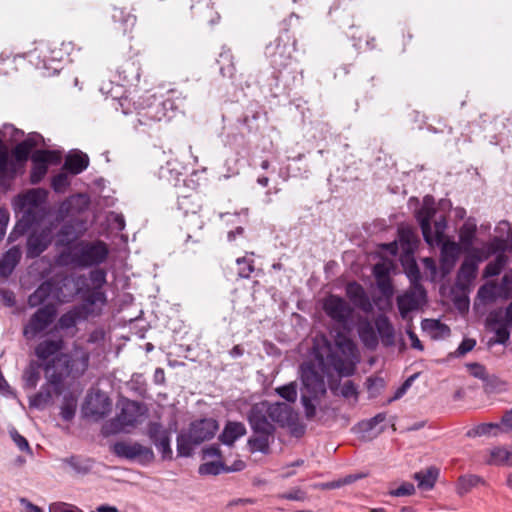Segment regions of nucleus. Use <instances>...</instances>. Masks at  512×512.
<instances>
[{"label": "nucleus", "mask_w": 512, "mask_h": 512, "mask_svg": "<svg viewBox=\"0 0 512 512\" xmlns=\"http://www.w3.org/2000/svg\"><path fill=\"white\" fill-rule=\"evenodd\" d=\"M218 422L213 418L193 421L187 432L177 436V453L182 457L192 455L193 447L214 437L218 430Z\"/></svg>", "instance_id": "obj_5"}, {"label": "nucleus", "mask_w": 512, "mask_h": 512, "mask_svg": "<svg viewBox=\"0 0 512 512\" xmlns=\"http://www.w3.org/2000/svg\"><path fill=\"white\" fill-rule=\"evenodd\" d=\"M83 319L82 313L77 307L62 314L58 319L55 329L68 330L76 326L78 320Z\"/></svg>", "instance_id": "obj_38"}, {"label": "nucleus", "mask_w": 512, "mask_h": 512, "mask_svg": "<svg viewBox=\"0 0 512 512\" xmlns=\"http://www.w3.org/2000/svg\"><path fill=\"white\" fill-rule=\"evenodd\" d=\"M323 309L327 316L342 326L348 323L353 313L350 304L336 295H330L325 299Z\"/></svg>", "instance_id": "obj_13"}, {"label": "nucleus", "mask_w": 512, "mask_h": 512, "mask_svg": "<svg viewBox=\"0 0 512 512\" xmlns=\"http://www.w3.org/2000/svg\"><path fill=\"white\" fill-rule=\"evenodd\" d=\"M490 465L509 466V450L504 447H495L490 450V457L487 460Z\"/></svg>", "instance_id": "obj_46"}, {"label": "nucleus", "mask_w": 512, "mask_h": 512, "mask_svg": "<svg viewBox=\"0 0 512 512\" xmlns=\"http://www.w3.org/2000/svg\"><path fill=\"white\" fill-rule=\"evenodd\" d=\"M21 259V251L14 246L4 253L0 259V275L8 277L11 275Z\"/></svg>", "instance_id": "obj_31"}, {"label": "nucleus", "mask_w": 512, "mask_h": 512, "mask_svg": "<svg viewBox=\"0 0 512 512\" xmlns=\"http://www.w3.org/2000/svg\"><path fill=\"white\" fill-rule=\"evenodd\" d=\"M316 358L323 374L329 375L333 370L339 376L348 377L355 373L358 350L349 337L338 333L335 338V346L327 343L326 356L318 353Z\"/></svg>", "instance_id": "obj_1"}, {"label": "nucleus", "mask_w": 512, "mask_h": 512, "mask_svg": "<svg viewBox=\"0 0 512 512\" xmlns=\"http://www.w3.org/2000/svg\"><path fill=\"white\" fill-rule=\"evenodd\" d=\"M477 227L475 223L465 222L459 230V240L465 250H469L475 240Z\"/></svg>", "instance_id": "obj_39"}, {"label": "nucleus", "mask_w": 512, "mask_h": 512, "mask_svg": "<svg viewBox=\"0 0 512 512\" xmlns=\"http://www.w3.org/2000/svg\"><path fill=\"white\" fill-rule=\"evenodd\" d=\"M301 372V403L307 420L316 417V406L321 397L326 394V385L323 374L315 369L313 363H303L300 366Z\"/></svg>", "instance_id": "obj_4"}, {"label": "nucleus", "mask_w": 512, "mask_h": 512, "mask_svg": "<svg viewBox=\"0 0 512 512\" xmlns=\"http://www.w3.org/2000/svg\"><path fill=\"white\" fill-rule=\"evenodd\" d=\"M111 17L116 29L123 34L131 32L136 24V16L126 7H113Z\"/></svg>", "instance_id": "obj_24"}, {"label": "nucleus", "mask_w": 512, "mask_h": 512, "mask_svg": "<svg viewBox=\"0 0 512 512\" xmlns=\"http://www.w3.org/2000/svg\"><path fill=\"white\" fill-rule=\"evenodd\" d=\"M122 79L128 83L138 81L140 78V69L135 61H126L118 70Z\"/></svg>", "instance_id": "obj_44"}, {"label": "nucleus", "mask_w": 512, "mask_h": 512, "mask_svg": "<svg viewBox=\"0 0 512 512\" xmlns=\"http://www.w3.org/2000/svg\"><path fill=\"white\" fill-rule=\"evenodd\" d=\"M435 215L436 209L430 198L426 197L423 206L416 213V218L420 224L424 240L430 246H439L442 242H445L446 217L441 215L434 220V233H432L431 221Z\"/></svg>", "instance_id": "obj_6"}, {"label": "nucleus", "mask_w": 512, "mask_h": 512, "mask_svg": "<svg viewBox=\"0 0 512 512\" xmlns=\"http://www.w3.org/2000/svg\"><path fill=\"white\" fill-rule=\"evenodd\" d=\"M408 277L411 280L412 288L416 289L421 296L426 295V291L424 287L419 283L420 280V271L416 263L411 265L407 272Z\"/></svg>", "instance_id": "obj_53"}, {"label": "nucleus", "mask_w": 512, "mask_h": 512, "mask_svg": "<svg viewBox=\"0 0 512 512\" xmlns=\"http://www.w3.org/2000/svg\"><path fill=\"white\" fill-rule=\"evenodd\" d=\"M45 198H46V192L44 190L32 189L24 195L23 200H24V204L37 207L42 202H44Z\"/></svg>", "instance_id": "obj_51"}, {"label": "nucleus", "mask_w": 512, "mask_h": 512, "mask_svg": "<svg viewBox=\"0 0 512 512\" xmlns=\"http://www.w3.org/2000/svg\"><path fill=\"white\" fill-rule=\"evenodd\" d=\"M218 63L220 65V72L224 77L233 79L236 75V67L234 56L230 49H224L220 55Z\"/></svg>", "instance_id": "obj_36"}, {"label": "nucleus", "mask_w": 512, "mask_h": 512, "mask_svg": "<svg viewBox=\"0 0 512 512\" xmlns=\"http://www.w3.org/2000/svg\"><path fill=\"white\" fill-rule=\"evenodd\" d=\"M275 392L289 403H295L297 400V384L294 381L277 387Z\"/></svg>", "instance_id": "obj_48"}, {"label": "nucleus", "mask_w": 512, "mask_h": 512, "mask_svg": "<svg viewBox=\"0 0 512 512\" xmlns=\"http://www.w3.org/2000/svg\"><path fill=\"white\" fill-rule=\"evenodd\" d=\"M111 409V399L105 393L96 392L86 398L82 410L85 417L97 421L107 416Z\"/></svg>", "instance_id": "obj_12"}, {"label": "nucleus", "mask_w": 512, "mask_h": 512, "mask_svg": "<svg viewBox=\"0 0 512 512\" xmlns=\"http://www.w3.org/2000/svg\"><path fill=\"white\" fill-rule=\"evenodd\" d=\"M346 295L350 301L364 312L372 309V304L367 296L364 288L357 282L348 283L346 287Z\"/></svg>", "instance_id": "obj_23"}, {"label": "nucleus", "mask_w": 512, "mask_h": 512, "mask_svg": "<svg viewBox=\"0 0 512 512\" xmlns=\"http://www.w3.org/2000/svg\"><path fill=\"white\" fill-rule=\"evenodd\" d=\"M41 377L40 373V365L36 363H30L29 366L25 369L23 374V387L25 390L34 389Z\"/></svg>", "instance_id": "obj_41"}, {"label": "nucleus", "mask_w": 512, "mask_h": 512, "mask_svg": "<svg viewBox=\"0 0 512 512\" xmlns=\"http://www.w3.org/2000/svg\"><path fill=\"white\" fill-rule=\"evenodd\" d=\"M245 467L243 461H237L232 467H227L221 461H211L203 463L199 466L200 475H218L221 472L240 471Z\"/></svg>", "instance_id": "obj_29"}, {"label": "nucleus", "mask_w": 512, "mask_h": 512, "mask_svg": "<svg viewBox=\"0 0 512 512\" xmlns=\"http://www.w3.org/2000/svg\"><path fill=\"white\" fill-rule=\"evenodd\" d=\"M111 452L119 458L138 461L142 465H147L155 459L153 450L138 442L117 441L111 446Z\"/></svg>", "instance_id": "obj_10"}, {"label": "nucleus", "mask_w": 512, "mask_h": 512, "mask_svg": "<svg viewBox=\"0 0 512 512\" xmlns=\"http://www.w3.org/2000/svg\"><path fill=\"white\" fill-rule=\"evenodd\" d=\"M36 146V142L32 138H27L18 143L12 153L17 162H25L28 160L31 150Z\"/></svg>", "instance_id": "obj_43"}, {"label": "nucleus", "mask_w": 512, "mask_h": 512, "mask_svg": "<svg viewBox=\"0 0 512 512\" xmlns=\"http://www.w3.org/2000/svg\"><path fill=\"white\" fill-rule=\"evenodd\" d=\"M425 296H421L419 292L412 288L411 291L405 293L397 298V306L399 312L403 318L411 311L417 310L420 305V300L424 299Z\"/></svg>", "instance_id": "obj_27"}, {"label": "nucleus", "mask_w": 512, "mask_h": 512, "mask_svg": "<svg viewBox=\"0 0 512 512\" xmlns=\"http://www.w3.org/2000/svg\"><path fill=\"white\" fill-rule=\"evenodd\" d=\"M156 448L161 452L163 459H171L172 458V449L170 446V436L161 439L156 443H153Z\"/></svg>", "instance_id": "obj_60"}, {"label": "nucleus", "mask_w": 512, "mask_h": 512, "mask_svg": "<svg viewBox=\"0 0 512 512\" xmlns=\"http://www.w3.org/2000/svg\"><path fill=\"white\" fill-rule=\"evenodd\" d=\"M286 47L283 46V47H280L279 45L277 46V50L276 52L274 53L273 55V58H272V63L273 65L279 70L281 71L282 69H285L291 62V52L288 51L286 53Z\"/></svg>", "instance_id": "obj_47"}, {"label": "nucleus", "mask_w": 512, "mask_h": 512, "mask_svg": "<svg viewBox=\"0 0 512 512\" xmlns=\"http://www.w3.org/2000/svg\"><path fill=\"white\" fill-rule=\"evenodd\" d=\"M77 238L75 227L71 223H65L61 226L56 235V245L68 249Z\"/></svg>", "instance_id": "obj_37"}, {"label": "nucleus", "mask_w": 512, "mask_h": 512, "mask_svg": "<svg viewBox=\"0 0 512 512\" xmlns=\"http://www.w3.org/2000/svg\"><path fill=\"white\" fill-rule=\"evenodd\" d=\"M270 420L280 427L292 428L298 423V413L294 408L284 402H269Z\"/></svg>", "instance_id": "obj_14"}, {"label": "nucleus", "mask_w": 512, "mask_h": 512, "mask_svg": "<svg viewBox=\"0 0 512 512\" xmlns=\"http://www.w3.org/2000/svg\"><path fill=\"white\" fill-rule=\"evenodd\" d=\"M190 204H192V205L194 204L191 195L183 196V197L178 199L179 209L183 210L185 214H187L189 211H191L192 214H196L197 213V209L199 208V206L198 205H194V207H192L190 209L189 208Z\"/></svg>", "instance_id": "obj_63"}, {"label": "nucleus", "mask_w": 512, "mask_h": 512, "mask_svg": "<svg viewBox=\"0 0 512 512\" xmlns=\"http://www.w3.org/2000/svg\"><path fill=\"white\" fill-rule=\"evenodd\" d=\"M377 334L385 347L395 344V330L386 315H378L374 321Z\"/></svg>", "instance_id": "obj_26"}, {"label": "nucleus", "mask_w": 512, "mask_h": 512, "mask_svg": "<svg viewBox=\"0 0 512 512\" xmlns=\"http://www.w3.org/2000/svg\"><path fill=\"white\" fill-rule=\"evenodd\" d=\"M9 434L11 439L17 445L20 451L32 455V449L24 436H22L15 428L11 429L9 431Z\"/></svg>", "instance_id": "obj_55"}, {"label": "nucleus", "mask_w": 512, "mask_h": 512, "mask_svg": "<svg viewBox=\"0 0 512 512\" xmlns=\"http://www.w3.org/2000/svg\"><path fill=\"white\" fill-rule=\"evenodd\" d=\"M222 217H228L226 222L236 225L234 229L229 230L227 233L228 242L234 245H239V242L246 239L245 229L240 225V216L238 214H225L222 215Z\"/></svg>", "instance_id": "obj_32"}, {"label": "nucleus", "mask_w": 512, "mask_h": 512, "mask_svg": "<svg viewBox=\"0 0 512 512\" xmlns=\"http://www.w3.org/2000/svg\"><path fill=\"white\" fill-rule=\"evenodd\" d=\"M89 165V157L81 151L69 153L64 161L63 169L73 175L82 173Z\"/></svg>", "instance_id": "obj_28"}, {"label": "nucleus", "mask_w": 512, "mask_h": 512, "mask_svg": "<svg viewBox=\"0 0 512 512\" xmlns=\"http://www.w3.org/2000/svg\"><path fill=\"white\" fill-rule=\"evenodd\" d=\"M77 293L82 303L76 307L82 313L83 319L101 315L103 307L107 304V295L104 290L86 288L78 289Z\"/></svg>", "instance_id": "obj_11"}, {"label": "nucleus", "mask_w": 512, "mask_h": 512, "mask_svg": "<svg viewBox=\"0 0 512 512\" xmlns=\"http://www.w3.org/2000/svg\"><path fill=\"white\" fill-rule=\"evenodd\" d=\"M57 316V308L54 303H47L39 307L29 318L23 328V335L32 339L44 332L54 322Z\"/></svg>", "instance_id": "obj_9"}, {"label": "nucleus", "mask_w": 512, "mask_h": 512, "mask_svg": "<svg viewBox=\"0 0 512 512\" xmlns=\"http://www.w3.org/2000/svg\"><path fill=\"white\" fill-rule=\"evenodd\" d=\"M143 414L142 405L136 401L125 400L121 403V411L115 418L107 422L103 429L107 434H117L127 427H134Z\"/></svg>", "instance_id": "obj_8"}, {"label": "nucleus", "mask_w": 512, "mask_h": 512, "mask_svg": "<svg viewBox=\"0 0 512 512\" xmlns=\"http://www.w3.org/2000/svg\"><path fill=\"white\" fill-rule=\"evenodd\" d=\"M481 478L477 475H463L460 476L457 481V492L460 495H464L471 491L473 487H476L480 482Z\"/></svg>", "instance_id": "obj_45"}, {"label": "nucleus", "mask_w": 512, "mask_h": 512, "mask_svg": "<svg viewBox=\"0 0 512 512\" xmlns=\"http://www.w3.org/2000/svg\"><path fill=\"white\" fill-rule=\"evenodd\" d=\"M501 430V425L497 423H483L474 429V433L478 436L494 435L496 436Z\"/></svg>", "instance_id": "obj_57"}, {"label": "nucleus", "mask_w": 512, "mask_h": 512, "mask_svg": "<svg viewBox=\"0 0 512 512\" xmlns=\"http://www.w3.org/2000/svg\"><path fill=\"white\" fill-rule=\"evenodd\" d=\"M55 290V282L52 279L42 282L38 288L29 295L27 305L30 308L41 307L49 299Z\"/></svg>", "instance_id": "obj_25"}, {"label": "nucleus", "mask_w": 512, "mask_h": 512, "mask_svg": "<svg viewBox=\"0 0 512 512\" xmlns=\"http://www.w3.org/2000/svg\"><path fill=\"white\" fill-rule=\"evenodd\" d=\"M47 170H48L47 166H42V165L40 166V165L33 164L31 173H30L31 183H33V184L39 183L42 180V178L46 175Z\"/></svg>", "instance_id": "obj_61"}, {"label": "nucleus", "mask_w": 512, "mask_h": 512, "mask_svg": "<svg viewBox=\"0 0 512 512\" xmlns=\"http://www.w3.org/2000/svg\"><path fill=\"white\" fill-rule=\"evenodd\" d=\"M65 342L62 337L58 339H45L39 342L35 347V355L41 361H47L50 357L55 358L60 355Z\"/></svg>", "instance_id": "obj_20"}, {"label": "nucleus", "mask_w": 512, "mask_h": 512, "mask_svg": "<svg viewBox=\"0 0 512 512\" xmlns=\"http://www.w3.org/2000/svg\"><path fill=\"white\" fill-rule=\"evenodd\" d=\"M276 429H266V431H253V435L248 439L247 445L250 452L270 453V444L274 440Z\"/></svg>", "instance_id": "obj_19"}, {"label": "nucleus", "mask_w": 512, "mask_h": 512, "mask_svg": "<svg viewBox=\"0 0 512 512\" xmlns=\"http://www.w3.org/2000/svg\"><path fill=\"white\" fill-rule=\"evenodd\" d=\"M376 282H377V286H378L379 290L382 292V294H384L386 296H390L393 294V285H392L390 276L386 277V278L378 279V280H376Z\"/></svg>", "instance_id": "obj_64"}, {"label": "nucleus", "mask_w": 512, "mask_h": 512, "mask_svg": "<svg viewBox=\"0 0 512 512\" xmlns=\"http://www.w3.org/2000/svg\"><path fill=\"white\" fill-rule=\"evenodd\" d=\"M340 394L344 398H355V399H357V396H358L357 387L355 386V384L352 381L348 380L341 387Z\"/></svg>", "instance_id": "obj_62"}, {"label": "nucleus", "mask_w": 512, "mask_h": 512, "mask_svg": "<svg viewBox=\"0 0 512 512\" xmlns=\"http://www.w3.org/2000/svg\"><path fill=\"white\" fill-rule=\"evenodd\" d=\"M505 248L506 245L502 241H496L489 245L487 255L482 256L483 260L488 258L490 254L496 253L498 251H501V253L496 256L495 260L489 262L486 265L483 271V276L485 278L498 276L502 272L503 268L508 262V256L504 253Z\"/></svg>", "instance_id": "obj_16"}, {"label": "nucleus", "mask_w": 512, "mask_h": 512, "mask_svg": "<svg viewBox=\"0 0 512 512\" xmlns=\"http://www.w3.org/2000/svg\"><path fill=\"white\" fill-rule=\"evenodd\" d=\"M51 243L50 231L42 230L39 233H33L27 240V254L31 258L38 257L44 252Z\"/></svg>", "instance_id": "obj_22"}, {"label": "nucleus", "mask_w": 512, "mask_h": 512, "mask_svg": "<svg viewBox=\"0 0 512 512\" xmlns=\"http://www.w3.org/2000/svg\"><path fill=\"white\" fill-rule=\"evenodd\" d=\"M440 245V271L442 277H446L452 272L456 265L460 248L457 243L449 240L442 242Z\"/></svg>", "instance_id": "obj_18"}, {"label": "nucleus", "mask_w": 512, "mask_h": 512, "mask_svg": "<svg viewBox=\"0 0 512 512\" xmlns=\"http://www.w3.org/2000/svg\"><path fill=\"white\" fill-rule=\"evenodd\" d=\"M89 279L92 283V287H87L88 289L103 290V287L107 282L106 270L102 268H96L94 270H91L89 273Z\"/></svg>", "instance_id": "obj_49"}, {"label": "nucleus", "mask_w": 512, "mask_h": 512, "mask_svg": "<svg viewBox=\"0 0 512 512\" xmlns=\"http://www.w3.org/2000/svg\"><path fill=\"white\" fill-rule=\"evenodd\" d=\"M246 432V427L242 422L228 421L219 439L223 444L233 445L234 442L244 436Z\"/></svg>", "instance_id": "obj_30"}, {"label": "nucleus", "mask_w": 512, "mask_h": 512, "mask_svg": "<svg viewBox=\"0 0 512 512\" xmlns=\"http://www.w3.org/2000/svg\"><path fill=\"white\" fill-rule=\"evenodd\" d=\"M9 152L5 144L0 139V180L4 179L9 172Z\"/></svg>", "instance_id": "obj_52"}, {"label": "nucleus", "mask_w": 512, "mask_h": 512, "mask_svg": "<svg viewBox=\"0 0 512 512\" xmlns=\"http://www.w3.org/2000/svg\"><path fill=\"white\" fill-rule=\"evenodd\" d=\"M269 402L261 401L251 406L247 420L252 431H266V429H276L274 424L269 421Z\"/></svg>", "instance_id": "obj_15"}, {"label": "nucleus", "mask_w": 512, "mask_h": 512, "mask_svg": "<svg viewBox=\"0 0 512 512\" xmlns=\"http://www.w3.org/2000/svg\"><path fill=\"white\" fill-rule=\"evenodd\" d=\"M416 492L415 486L410 482H403L397 488L390 489L388 494L393 497L412 496Z\"/></svg>", "instance_id": "obj_54"}, {"label": "nucleus", "mask_w": 512, "mask_h": 512, "mask_svg": "<svg viewBox=\"0 0 512 512\" xmlns=\"http://www.w3.org/2000/svg\"><path fill=\"white\" fill-rule=\"evenodd\" d=\"M48 382H50L48 380ZM53 394L55 393L54 386L51 383L41 387V390L30 397L29 404L31 407L38 409L44 408L52 400Z\"/></svg>", "instance_id": "obj_35"}, {"label": "nucleus", "mask_w": 512, "mask_h": 512, "mask_svg": "<svg viewBox=\"0 0 512 512\" xmlns=\"http://www.w3.org/2000/svg\"><path fill=\"white\" fill-rule=\"evenodd\" d=\"M61 463L68 471L83 476L92 470L94 461L86 456L72 455L61 459Z\"/></svg>", "instance_id": "obj_21"}, {"label": "nucleus", "mask_w": 512, "mask_h": 512, "mask_svg": "<svg viewBox=\"0 0 512 512\" xmlns=\"http://www.w3.org/2000/svg\"><path fill=\"white\" fill-rule=\"evenodd\" d=\"M173 110L171 99L162 100L155 95L143 99L137 111L138 121L141 125H151L170 118L168 112Z\"/></svg>", "instance_id": "obj_7"}, {"label": "nucleus", "mask_w": 512, "mask_h": 512, "mask_svg": "<svg viewBox=\"0 0 512 512\" xmlns=\"http://www.w3.org/2000/svg\"><path fill=\"white\" fill-rule=\"evenodd\" d=\"M488 321L490 326L495 325L493 330L496 334V342L504 344L510 337V332L508 330L509 325L500 320L497 314H491Z\"/></svg>", "instance_id": "obj_42"}, {"label": "nucleus", "mask_w": 512, "mask_h": 512, "mask_svg": "<svg viewBox=\"0 0 512 512\" xmlns=\"http://www.w3.org/2000/svg\"><path fill=\"white\" fill-rule=\"evenodd\" d=\"M439 470L436 467H429L425 470L416 472L413 478L418 482V487L422 490H430L434 487Z\"/></svg>", "instance_id": "obj_33"}, {"label": "nucleus", "mask_w": 512, "mask_h": 512, "mask_svg": "<svg viewBox=\"0 0 512 512\" xmlns=\"http://www.w3.org/2000/svg\"><path fill=\"white\" fill-rule=\"evenodd\" d=\"M148 436L153 443L161 441L165 437L170 436L169 430L165 429L160 423L151 422L148 425Z\"/></svg>", "instance_id": "obj_50"}, {"label": "nucleus", "mask_w": 512, "mask_h": 512, "mask_svg": "<svg viewBox=\"0 0 512 512\" xmlns=\"http://www.w3.org/2000/svg\"><path fill=\"white\" fill-rule=\"evenodd\" d=\"M482 260L479 250H475L472 255L464 259L457 274V281L462 287L470 285L476 278L478 263Z\"/></svg>", "instance_id": "obj_17"}, {"label": "nucleus", "mask_w": 512, "mask_h": 512, "mask_svg": "<svg viewBox=\"0 0 512 512\" xmlns=\"http://www.w3.org/2000/svg\"><path fill=\"white\" fill-rule=\"evenodd\" d=\"M109 252L107 243L102 240H80L68 249L61 251L56 262L60 266H73L82 269L96 267L107 260Z\"/></svg>", "instance_id": "obj_2"}, {"label": "nucleus", "mask_w": 512, "mask_h": 512, "mask_svg": "<svg viewBox=\"0 0 512 512\" xmlns=\"http://www.w3.org/2000/svg\"><path fill=\"white\" fill-rule=\"evenodd\" d=\"M358 334L362 343L367 348L375 349L378 345L377 332L369 321H364L359 324Z\"/></svg>", "instance_id": "obj_34"}, {"label": "nucleus", "mask_w": 512, "mask_h": 512, "mask_svg": "<svg viewBox=\"0 0 512 512\" xmlns=\"http://www.w3.org/2000/svg\"><path fill=\"white\" fill-rule=\"evenodd\" d=\"M238 265V275L241 278H249L250 275L254 272V263L253 260L246 259L245 257L237 259Z\"/></svg>", "instance_id": "obj_56"}, {"label": "nucleus", "mask_w": 512, "mask_h": 512, "mask_svg": "<svg viewBox=\"0 0 512 512\" xmlns=\"http://www.w3.org/2000/svg\"><path fill=\"white\" fill-rule=\"evenodd\" d=\"M69 185L70 181L65 173H59L52 178L51 187L55 192H64Z\"/></svg>", "instance_id": "obj_58"}, {"label": "nucleus", "mask_w": 512, "mask_h": 512, "mask_svg": "<svg viewBox=\"0 0 512 512\" xmlns=\"http://www.w3.org/2000/svg\"><path fill=\"white\" fill-rule=\"evenodd\" d=\"M90 354L83 348H75L72 355L61 353L48 361L44 370L56 395L61 393V384L65 377H79L88 369Z\"/></svg>", "instance_id": "obj_3"}, {"label": "nucleus", "mask_w": 512, "mask_h": 512, "mask_svg": "<svg viewBox=\"0 0 512 512\" xmlns=\"http://www.w3.org/2000/svg\"><path fill=\"white\" fill-rule=\"evenodd\" d=\"M31 159L33 164L48 167V164H57L60 161V155L53 150H36Z\"/></svg>", "instance_id": "obj_40"}, {"label": "nucleus", "mask_w": 512, "mask_h": 512, "mask_svg": "<svg viewBox=\"0 0 512 512\" xmlns=\"http://www.w3.org/2000/svg\"><path fill=\"white\" fill-rule=\"evenodd\" d=\"M399 240L402 244H406L408 248H412L417 243L416 234L409 228L399 229Z\"/></svg>", "instance_id": "obj_59"}]
</instances>
